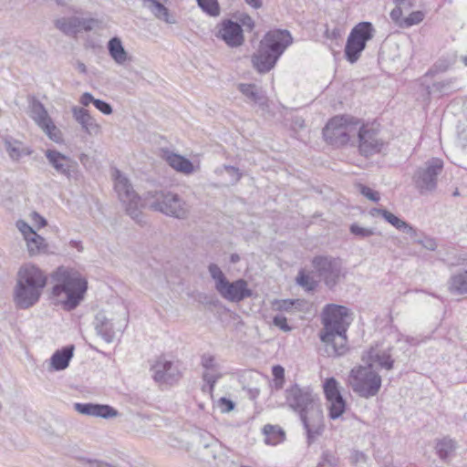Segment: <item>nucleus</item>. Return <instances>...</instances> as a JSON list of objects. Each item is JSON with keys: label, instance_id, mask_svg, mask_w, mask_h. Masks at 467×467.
<instances>
[{"label": "nucleus", "instance_id": "obj_60", "mask_svg": "<svg viewBox=\"0 0 467 467\" xmlns=\"http://www.w3.org/2000/svg\"><path fill=\"white\" fill-rule=\"evenodd\" d=\"M32 218L34 220V222L39 226V227H44L46 224H47V221L45 218H43L42 216H40L37 213L34 212L32 213Z\"/></svg>", "mask_w": 467, "mask_h": 467}, {"label": "nucleus", "instance_id": "obj_56", "mask_svg": "<svg viewBox=\"0 0 467 467\" xmlns=\"http://www.w3.org/2000/svg\"><path fill=\"white\" fill-rule=\"evenodd\" d=\"M401 231L410 234V237L413 238V241L415 239H419V237L420 236V234H419L418 230L415 229L412 225L409 224L408 223H405V226L401 229Z\"/></svg>", "mask_w": 467, "mask_h": 467}, {"label": "nucleus", "instance_id": "obj_36", "mask_svg": "<svg viewBox=\"0 0 467 467\" xmlns=\"http://www.w3.org/2000/svg\"><path fill=\"white\" fill-rule=\"evenodd\" d=\"M208 271L211 277L215 282V289L218 291L219 288L225 284L227 278L216 264H210L208 266Z\"/></svg>", "mask_w": 467, "mask_h": 467}, {"label": "nucleus", "instance_id": "obj_58", "mask_svg": "<svg viewBox=\"0 0 467 467\" xmlns=\"http://www.w3.org/2000/svg\"><path fill=\"white\" fill-rule=\"evenodd\" d=\"M272 374L274 376V379H285V369L280 365H275L272 368Z\"/></svg>", "mask_w": 467, "mask_h": 467}, {"label": "nucleus", "instance_id": "obj_12", "mask_svg": "<svg viewBox=\"0 0 467 467\" xmlns=\"http://www.w3.org/2000/svg\"><path fill=\"white\" fill-rule=\"evenodd\" d=\"M358 150L365 157L379 153L384 146L383 140L376 129L369 125L358 126Z\"/></svg>", "mask_w": 467, "mask_h": 467}, {"label": "nucleus", "instance_id": "obj_15", "mask_svg": "<svg viewBox=\"0 0 467 467\" xmlns=\"http://www.w3.org/2000/svg\"><path fill=\"white\" fill-rule=\"evenodd\" d=\"M16 225L26 241L27 252L30 256L46 254L47 252L48 244L45 238L36 234L26 222L18 220Z\"/></svg>", "mask_w": 467, "mask_h": 467}, {"label": "nucleus", "instance_id": "obj_47", "mask_svg": "<svg viewBox=\"0 0 467 467\" xmlns=\"http://www.w3.org/2000/svg\"><path fill=\"white\" fill-rule=\"evenodd\" d=\"M350 232L351 234L362 238L368 237L374 234V231L372 229L361 227L358 224H352L350 226Z\"/></svg>", "mask_w": 467, "mask_h": 467}, {"label": "nucleus", "instance_id": "obj_9", "mask_svg": "<svg viewBox=\"0 0 467 467\" xmlns=\"http://www.w3.org/2000/svg\"><path fill=\"white\" fill-rule=\"evenodd\" d=\"M442 167V161L433 158L415 171L412 180L415 187L421 194L431 192L436 189L437 177L441 172Z\"/></svg>", "mask_w": 467, "mask_h": 467}, {"label": "nucleus", "instance_id": "obj_13", "mask_svg": "<svg viewBox=\"0 0 467 467\" xmlns=\"http://www.w3.org/2000/svg\"><path fill=\"white\" fill-rule=\"evenodd\" d=\"M29 115L50 140L55 142H59L61 140L60 130L54 124L52 119L40 101L36 99L32 100Z\"/></svg>", "mask_w": 467, "mask_h": 467}, {"label": "nucleus", "instance_id": "obj_6", "mask_svg": "<svg viewBox=\"0 0 467 467\" xmlns=\"http://www.w3.org/2000/svg\"><path fill=\"white\" fill-rule=\"evenodd\" d=\"M114 189L119 201L125 207L126 213L138 223L141 222V208L143 206L138 193L126 175L115 169L112 172Z\"/></svg>", "mask_w": 467, "mask_h": 467}, {"label": "nucleus", "instance_id": "obj_38", "mask_svg": "<svg viewBox=\"0 0 467 467\" xmlns=\"http://www.w3.org/2000/svg\"><path fill=\"white\" fill-rule=\"evenodd\" d=\"M198 5L206 14L217 16L220 14V6L217 0H197Z\"/></svg>", "mask_w": 467, "mask_h": 467}, {"label": "nucleus", "instance_id": "obj_27", "mask_svg": "<svg viewBox=\"0 0 467 467\" xmlns=\"http://www.w3.org/2000/svg\"><path fill=\"white\" fill-rule=\"evenodd\" d=\"M108 50L110 57L118 65H125L131 60L128 52L125 50L120 38L112 37L108 43Z\"/></svg>", "mask_w": 467, "mask_h": 467}, {"label": "nucleus", "instance_id": "obj_14", "mask_svg": "<svg viewBox=\"0 0 467 467\" xmlns=\"http://www.w3.org/2000/svg\"><path fill=\"white\" fill-rule=\"evenodd\" d=\"M45 155L48 163L58 174L65 176L68 180H76L78 178V163L70 157L50 149L46 150Z\"/></svg>", "mask_w": 467, "mask_h": 467}, {"label": "nucleus", "instance_id": "obj_4", "mask_svg": "<svg viewBox=\"0 0 467 467\" xmlns=\"http://www.w3.org/2000/svg\"><path fill=\"white\" fill-rule=\"evenodd\" d=\"M146 201L151 210L179 220L187 219L191 213L189 203L172 192H148Z\"/></svg>", "mask_w": 467, "mask_h": 467}, {"label": "nucleus", "instance_id": "obj_40", "mask_svg": "<svg viewBox=\"0 0 467 467\" xmlns=\"http://www.w3.org/2000/svg\"><path fill=\"white\" fill-rule=\"evenodd\" d=\"M379 214H380L388 223L393 225L398 230H400L405 226L406 222L400 219L398 216L393 214L392 213L385 210V209H377L375 210Z\"/></svg>", "mask_w": 467, "mask_h": 467}, {"label": "nucleus", "instance_id": "obj_50", "mask_svg": "<svg viewBox=\"0 0 467 467\" xmlns=\"http://www.w3.org/2000/svg\"><path fill=\"white\" fill-rule=\"evenodd\" d=\"M298 300L285 299L275 302V306L280 311H289L296 304H298Z\"/></svg>", "mask_w": 467, "mask_h": 467}, {"label": "nucleus", "instance_id": "obj_64", "mask_svg": "<svg viewBox=\"0 0 467 467\" xmlns=\"http://www.w3.org/2000/svg\"><path fill=\"white\" fill-rule=\"evenodd\" d=\"M355 459L357 462H359V461L364 462L366 460V456L364 453L357 451V452H355Z\"/></svg>", "mask_w": 467, "mask_h": 467}, {"label": "nucleus", "instance_id": "obj_51", "mask_svg": "<svg viewBox=\"0 0 467 467\" xmlns=\"http://www.w3.org/2000/svg\"><path fill=\"white\" fill-rule=\"evenodd\" d=\"M93 105L105 115H110L113 111L112 107L108 102L101 99H96Z\"/></svg>", "mask_w": 467, "mask_h": 467}, {"label": "nucleus", "instance_id": "obj_10", "mask_svg": "<svg viewBox=\"0 0 467 467\" xmlns=\"http://www.w3.org/2000/svg\"><path fill=\"white\" fill-rule=\"evenodd\" d=\"M312 265L318 276L329 288L334 287L340 277L343 276L342 263L338 258L332 256H316Z\"/></svg>", "mask_w": 467, "mask_h": 467}, {"label": "nucleus", "instance_id": "obj_55", "mask_svg": "<svg viewBox=\"0 0 467 467\" xmlns=\"http://www.w3.org/2000/svg\"><path fill=\"white\" fill-rule=\"evenodd\" d=\"M95 98L89 92L83 93L79 98V103L83 106L82 108L88 107L90 103L94 104Z\"/></svg>", "mask_w": 467, "mask_h": 467}, {"label": "nucleus", "instance_id": "obj_25", "mask_svg": "<svg viewBox=\"0 0 467 467\" xmlns=\"http://www.w3.org/2000/svg\"><path fill=\"white\" fill-rule=\"evenodd\" d=\"M72 115L75 120L81 126L82 130L89 135H98L101 127L97 120L90 115L88 109L74 106Z\"/></svg>", "mask_w": 467, "mask_h": 467}, {"label": "nucleus", "instance_id": "obj_59", "mask_svg": "<svg viewBox=\"0 0 467 467\" xmlns=\"http://www.w3.org/2000/svg\"><path fill=\"white\" fill-rule=\"evenodd\" d=\"M87 463L88 467H116L114 465H111L106 462L99 460H88Z\"/></svg>", "mask_w": 467, "mask_h": 467}, {"label": "nucleus", "instance_id": "obj_19", "mask_svg": "<svg viewBox=\"0 0 467 467\" xmlns=\"http://www.w3.org/2000/svg\"><path fill=\"white\" fill-rule=\"evenodd\" d=\"M224 299L231 302H241L252 296V290L244 279H238L234 282H225L217 291Z\"/></svg>", "mask_w": 467, "mask_h": 467}, {"label": "nucleus", "instance_id": "obj_18", "mask_svg": "<svg viewBox=\"0 0 467 467\" xmlns=\"http://www.w3.org/2000/svg\"><path fill=\"white\" fill-rule=\"evenodd\" d=\"M292 42L293 37L289 31L274 29L266 33L260 43L270 49L274 54L280 52L281 57Z\"/></svg>", "mask_w": 467, "mask_h": 467}, {"label": "nucleus", "instance_id": "obj_52", "mask_svg": "<svg viewBox=\"0 0 467 467\" xmlns=\"http://www.w3.org/2000/svg\"><path fill=\"white\" fill-rule=\"evenodd\" d=\"M218 405L223 413H227L232 411L234 409V402L227 398H221L218 400Z\"/></svg>", "mask_w": 467, "mask_h": 467}, {"label": "nucleus", "instance_id": "obj_37", "mask_svg": "<svg viewBox=\"0 0 467 467\" xmlns=\"http://www.w3.org/2000/svg\"><path fill=\"white\" fill-rule=\"evenodd\" d=\"M326 400L340 394V386L335 378H328L323 384Z\"/></svg>", "mask_w": 467, "mask_h": 467}, {"label": "nucleus", "instance_id": "obj_28", "mask_svg": "<svg viewBox=\"0 0 467 467\" xmlns=\"http://www.w3.org/2000/svg\"><path fill=\"white\" fill-rule=\"evenodd\" d=\"M238 88L250 101L258 105L262 109L267 107V98L263 91L254 84H240Z\"/></svg>", "mask_w": 467, "mask_h": 467}, {"label": "nucleus", "instance_id": "obj_63", "mask_svg": "<svg viewBox=\"0 0 467 467\" xmlns=\"http://www.w3.org/2000/svg\"><path fill=\"white\" fill-rule=\"evenodd\" d=\"M76 67H77V69H78L80 73H82V74H86V73H87V67H86V65H85L83 62H81V61H77V63H76Z\"/></svg>", "mask_w": 467, "mask_h": 467}, {"label": "nucleus", "instance_id": "obj_30", "mask_svg": "<svg viewBox=\"0 0 467 467\" xmlns=\"http://www.w3.org/2000/svg\"><path fill=\"white\" fill-rule=\"evenodd\" d=\"M4 147L13 161H18L22 156L30 154L23 142L13 138H5Z\"/></svg>", "mask_w": 467, "mask_h": 467}, {"label": "nucleus", "instance_id": "obj_31", "mask_svg": "<svg viewBox=\"0 0 467 467\" xmlns=\"http://www.w3.org/2000/svg\"><path fill=\"white\" fill-rule=\"evenodd\" d=\"M167 162L174 170L185 174H191L194 171L193 164L188 159L175 153L167 156Z\"/></svg>", "mask_w": 467, "mask_h": 467}, {"label": "nucleus", "instance_id": "obj_35", "mask_svg": "<svg viewBox=\"0 0 467 467\" xmlns=\"http://www.w3.org/2000/svg\"><path fill=\"white\" fill-rule=\"evenodd\" d=\"M56 26L67 35H72L78 32L79 21L78 18H61L56 21Z\"/></svg>", "mask_w": 467, "mask_h": 467}, {"label": "nucleus", "instance_id": "obj_44", "mask_svg": "<svg viewBox=\"0 0 467 467\" xmlns=\"http://www.w3.org/2000/svg\"><path fill=\"white\" fill-rule=\"evenodd\" d=\"M452 81L451 80H444L436 82L432 85V90L441 92L442 94H449L457 88H452Z\"/></svg>", "mask_w": 467, "mask_h": 467}, {"label": "nucleus", "instance_id": "obj_23", "mask_svg": "<svg viewBox=\"0 0 467 467\" xmlns=\"http://www.w3.org/2000/svg\"><path fill=\"white\" fill-rule=\"evenodd\" d=\"M280 57V52L274 54L270 49L260 43L256 53L252 57V62L260 73L270 71Z\"/></svg>", "mask_w": 467, "mask_h": 467}, {"label": "nucleus", "instance_id": "obj_41", "mask_svg": "<svg viewBox=\"0 0 467 467\" xmlns=\"http://www.w3.org/2000/svg\"><path fill=\"white\" fill-rule=\"evenodd\" d=\"M297 284L307 291H313L317 285V281L308 274L300 271L296 277Z\"/></svg>", "mask_w": 467, "mask_h": 467}, {"label": "nucleus", "instance_id": "obj_62", "mask_svg": "<svg viewBox=\"0 0 467 467\" xmlns=\"http://www.w3.org/2000/svg\"><path fill=\"white\" fill-rule=\"evenodd\" d=\"M285 379H274L273 380V388L275 389H281L284 386Z\"/></svg>", "mask_w": 467, "mask_h": 467}, {"label": "nucleus", "instance_id": "obj_48", "mask_svg": "<svg viewBox=\"0 0 467 467\" xmlns=\"http://www.w3.org/2000/svg\"><path fill=\"white\" fill-rule=\"evenodd\" d=\"M273 324L284 332H289L292 330V327L287 324L286 317L282 315H276L274 317Z\"/></svg>", "mask_w": 467, "mask_h": 467}, {"label": "nucleus", "instance_id": "obj_21", "mask_svg": "<svg viewBox=\"0 0 467 467\" xmlns=\"http://www.w3.org/2000/svg\"><path fill=\"white\" fill-rule=\"evenodd\" d=\"M41 290L16 284L14 289V302L20 309H27L35 306L40 299Z\"/></svg>", "mask_w": 467, "mask_h": 467}, {"label": "nucleus", "instance_id": "obj_46", "mask_svg": "<svg viewBox=\"0 0 467 467\" xmlns=\"http://www.w3.org/2000/svg\"><path fill=\"white\" fill-rule=\"evenodd\" d=\"M358 187L360 193L362 195H364L366 198H368V200L376 202L379 201V199H380L379 193L377 191H374L371 188L362 185V184H358Z\"/></svg>", "mask_w": 467, "mask_h": 467}, {"label": "nucleus", "instance_id": "obj_42", "mask_svg": "<svg viewBox=\"0 0 467 467\" xmlns=\"http://www.w3.org/2000/svg\"><path fill=\"white\" fill-rule=\"evenodd\" d=\"M221 378H222V374L219 371V368H216V371L207 369L202 374V379L209 385L210 391H213L215 383Z\"/></svg>", "mask_w": 467, "mask_h": 467}, {"label": "nucleus", "instance_id": "obj_45", "mask_svg": "<svg viewBox=\"0 0 467 467\" xmlns=\"http://www.w3.org/2000/svg\"><path fill=\"white\" fill-rule=\"evenodd\" d=\"M423 18L424 14L421 11H415L410 13V16L403 20V24L405 26L409 27L420 23Z\"/></svg>", "mask_w": 467, "mask_h": 467}, {"label": "nucleus", "instance_id": "obj_54", "mask_svg": "<svg viewBox=\"0 0 467 467\" xmlns=\"http://www.w3.org/2000/svg\"><path fill=\"white\" fill-rule=\"evenodd\" d=\"M243 26L246 27L248 30L252 31L254 27V21L253 18L245 14L241 15L239 18Z\"/></svg>", "mask_w": 467, "mask_h": 467}, {"label": "nucleus", "instance_id": "obj_16", "mask_svg": "<svg viewBox=\"0 0 467 467\" xmlns=\"http://www.w3.org/2000/svg\"><path fill=\"white\" fill-rule=\"evenodd\" d=\"M153 379L160 384H173L181 375L178 368L171 361L159 357L150 367Z\"/></svg>", "mask_w": 467, "mask_h": 467}, {"label": "nucleus", "instance_id": "obj_39", "mask_svg": "<svg viewBox=\"0 0 467 467\" xmlns=\"http://www.w3.org/2000/svg\"><path fill=\"white\" fill-rule=\"evenodd\" d=\"M156 18L166 22L167 24H174L175 19L170 15L169 9L162 4H159L150 11Z\"/></svg>", "mask_w": 467, "mask_h": 467}, {"label": "nucleus", "instance_id": "obj_1", "mask_svg": "<svg viewBox=\"0 0 467 467\" xmlns=\"http://www.w3.org/2000/svg\"><path fill=\"white\" fill-rule=\"evenodd\" d=\"M323 328L319 337L324 345V352L327 357H340L348 350L347 330L351 323V314L346 306L329 304L322 313Z\"/></svg>", "mask_w": 467, "mask_h": 467}, {"label": "nucleus", "instance_id": "obj_24", "mask_svg": "<svg viewBox=\"0 0 467 467\" xmlns=\"http://www.w3.org/2000/svg\"><path fill=\"white\" fill-rule=\"evenodd\" d=\"M74 409L80 414L93 417H100L103 419L115 418L119 415L118 410L109 405L93 403H75Z\"/></svg>", "mask_w": 467, "mask_h": 467}, {"label": "nucleus", "instance_id": "obj_34", "mask_svg": "<svg viewBox=\"0 0 467 467\" xmlns=\"http://www.w3.org/2000/svg\"><path fill=\"white\" fill-rule=\"evenodd\" d=\"M436 452L441 460H446L455 450V442L444 438L437 441L435 446Z\"/></svg>", "mask_w": 467, "mask_h": 467}, {"label": "nucleus", "instance_id": "obj_2", "mask_svg": "<svg viewBox=\"0 0 467 467\" xmlns=\"http://www.w3.org/2000/svg\"><path fill=\"white\" fill-rule=\"evenodd\" d=\"M286 404L297 412L307 435V443H313L324 431L321 404L308 388L297 384L285 389Z\"/></svg>", "mask_w": 467, "mask_h": 467}, {"label": "nucleus", "instance_id": "obj_57", "mask_svg": "<svg viewBox=\"0 0 467 467\" xmlns=\"http://www.w3.org/2000/svg\"><path fill=\"white\" fill-rule=\"evenodd\" d=\"M390 18L400 26H403V22H400V17L402 16V10L400 6H396L392 11L390 12Z\"/></svg>", "mask_w": 467, "mask_h": 467}, {"label": "nucleus", "instance_id": "obj_49", "mask_svg": "<svg viewBox=\"0 0 467 467\" xmlns=\"http://www.w3.org/2000/svg\"><path fill=\"white\" fill-rule=\"evenodd\" d=\"M201 363L205 370L211 369L216 371V368H219V366L215 363V358L210 354L202 355Z\"/></svg>", "mask_w": 467, "mask_h": 467}, {"label": "nucleus", "instance_id": "obj_26", "mask_svg": "<svg viewBox=\"0 0 467 467\" xmlns=\"http://www.w3.org/2000/svg\"><path fill=\"white\" fill-rule=\"evenodd\" d=\"M74 349V346L69 345L57 350L49 360L50 370L59 371L66 369L73 358Z\"/></svg>", "mask_w": 467, "mask_h": 467}, {"label": "nucleus", "instance_id": "obj_7", "mask_svg": "<svg viewBox=\"0 0 467 467\" xmlns=\"http://www.w3.org/2000/svg\"><path fill=\"white\" fill-rule=\"evenodd\" d=\"M359 120L351 116H336L323 129L327 142L334 146L346 145L355 136Z\"/></svg>", "mask_w": 467, "mask_h": 467}, {"label": "nucleus", "instance_id": "obj_53", "mask_svg": "<svg viewBox=\"0 0 467 467\" xmlns=\"http://www.w3.org/2000/svg\"><path fill=\"white\" fill-rule=\"evenodd\" d=\"M223 169L229 173V175L232 177V182L234 183L239 182V180L242 177V173L239 171L237 168L234 166L223 165Z\"/></svg>", "mask_w": 467, "mask_h": 467}, {"label": "nucleus", "instance_id": "obj_8", "mask_svg": "<svg viewBox=\"0 0 467 467\" xmlns=\"http://www.w3.org/2000/svg\"><path fill=\"white\" fill-rule=\"evenodd\" d=\"M374 28L369 22H360L350 31L346 47L345 57L351 63H356L367 46V42L373 38Z\"/></svg>", "mask_w": 467, "mask_h": 467}, {"label": "nucleus", "instance_id": "obj_5", "mask_svg": "<svg viewBox=\"0 0 467 467\" xmlns=\"http://www.w3.org/2000/svg\"><path fill=\"white\" fill-rule=\"evenodd\" d=\"M348 384L359 397L376 396L381 388V377L369 365L354 367L348 376Z\"/></svg>", "mask_w": 467, "mask_h": 467}, {"label": "nucleus", "instance_id": "obj_33", "mask_svg": "<svg viewBox=\"0 0 467 467\" xmlns=\"http://www.w3.org/2000/svg\"><path fill=\"white\" fill-rule=\"evenodd\" d=\"M449 289L457 295L467 294V271L452 275L449 281Z\"/></svg>", "mask_w": 467, "mask_h": 467}, {"label": "nucleus", "instance_id": "obj_22", "mask_svg": "<svg viewBox=\"0 0 467 467\" xmlns=\"http://www.w3.org/2000/svg\"><path fill=\"white\" fill-rule=\"evenodd\" d=\"M389 351V349L371 348L367 353L363 354L362 361L372 368L374 366H377L380 368L390 370L393 368L394 359L391 358Z\"/></svg>", "mask_w": 467, "mask_h": 467}, {"label": "nucleus", "instance_id": "obj_61", "mask_svg": "<svg viewBox=\"0 0 467 467\" xmlns=\"http://www.w3.org/2000/svg\"><path fill=\"white\" fill-rule=\"evenodd\" d=\"M253 8L258 9L262 6V0H244Z\"/></svg>", "mask_w": 467, "mask_h": 467}, {"label": "nucleus", "instance_id": "obj_43", "mask_svg": "<svg viewBox=\"0 0 467 467\" xmlns=\"http://www.w3.org/2000/svg\"><path fill=\"white\" fill-rule=\"evenodd\" d=\"M414 243L420 244L423 248L429 251H435L438 247L437 242L434 238L425 235L420 233L419 239H415Z\"/></svg>", "mask_w": 467, "mask_h": 467}, {"label": "nucleus", "instance_id": "obj_11", "mask_svg": "<svg viewBox=\"0 0 467 467\" xmlns=\"http://www.w3.org/2000/svg\"><path fill=\"white\" fill-rule=\"evenodd\" d=\"M119 318H109L104 312H99L95 318V328L102 338L110 343L115 337V330L121 331L127 326V312L122 306Z\"/></svg>", "mask_w": 467, "mask_h": 467}, {"label": "nucleus", "instance_id": "obj_17", "mask_svg": "<svg viewBox=\"0 0 467 467\" xmlns=\"http://www.w3.org/2000/svg\"><path fill=\"white\" fill-rule=\"evenodd\" d=\"M47 275L35 265H24L17 273L16 284L35 287L43 291L47 285Z\"/></svg>", "mask_w": 467, "mask_h": 467}, {"label": "nucleus", "instance_id": "obj_3", "mask_svg": "<svg viewBox=\"0 0 467 467\" xmlns=\"http://www.w3.org/2000/svg\"><path fill=\"white\" fill-rule=\"evenodd\" d=\"M52 297L66 310L76 308L84 297L87 282L76 272L59 267L51 275Z\"/></svg>", "mask_w": 467, "mask_h": 467}, {"label": "nucleus", "instance_id": "obj_29", "mask_svg": "<svg viewBox=\"0 0 467 467\" xmlns=\"http://www.w3.org/2000/svg\"><path fill=\"white\" fill-rule=\"evenodd\" d=\"M265 442L268 445H277L285 439V431L278 425L266 424L263 428Z\"/></svg>", "mask_w": 467, "mask_h": 467}, {"label": "nucleus", "instance_id": "obj_32", "mask_svg": "<svg viewBox=\"0 0 467 467\" xmlns=\"http://www.w3.org/2000/svg\"><path fill=\"white\" fill-rule=\"evenodd\" d=\"M328 416L332 420L338 419L346 410V400L342 394L331 397L327 400Z\"/></svg>", "mask_w": 467, "mask_h": 467}, {"label": "nucleus", "instance_id": "obj_20", "mask_svg": "<svg viewBox=\"0 0 467 467\" xmlns=\"http://www.w3.org/2000/svg\"><path fill=\"white\" fill-rule=\"evenodd\" d=\"M218 36L229 47H240L244 43L243 29L239 23L232 20H224L220 24Z\"/></svg>", "mask_w": 467, "mask_h": 467}]
</instances>
